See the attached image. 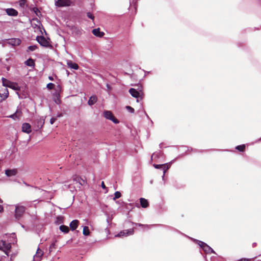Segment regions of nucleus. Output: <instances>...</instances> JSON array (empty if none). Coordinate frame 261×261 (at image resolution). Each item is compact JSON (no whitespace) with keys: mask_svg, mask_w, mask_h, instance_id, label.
I'll list each match as a JSON object with an SVG mask.
<instances>
[{"mask_svg":"<svg viewBox=\"0 0 261 261\" xmlns=\"http://www.w3.org/2000/svg\"><path fill=\"white\" fill-rule=\"evenodd\" d=\"M153 156V154H152V155H151V159H152Z\"/></svg>","mask_w":261,"mask_h":261,"instance_id":"48","label":"nucleus"},{"mask_svg":"<svg viewBox=\"0 0 261 261\" xmlns=\"http://www.w3.org/2000/svg\"><path fill=\"white\" fill-rule=\"evenodd\" d=\"M55 85L53 83H49L47 85V88L49 90L53 89Z\"/></svg>","mask_w":261,"mask_h":261,"instance_id":"32","label":"nucleus"},{"mask_svg":"<svg viewBox=\"0 0 261 261\" xmlns=\"http://www.w3.org/2000/svg\"><path fill=\"white\" fill-rule=\"evenodd\" d=\"M44 253L43 252V251L40 249L39 248H38L37 250V251H36V254L34 256L35 258H36V259L38 258V260H40L41 258V257L42 256V255H43Z\"/></svg>","mask_w":261,"mask_h":261,"instance_id":"20","label":"nucleus"},{"mask_svg":"<svg viewBox=\"0 0 261 261\" xmlns=\"http://www.w3.org/2000/svg\"><path fill=\"white\" fill-rule=\"evenodd\" d=\"M25 210V208L23 206H16L15 208V217L16 219H19L23 215Z\"/></svg>","mask_w":261,"mask_h":261,"instance_id":"3","label":"nucleus"},{"mask_svg":"<svg viewBox=\"0 0 261 261\" xmlns=\"http://www.w3.org/2000/svg\"><path fill=\"white\" fill-rule=\"evenodd\" d=\"M71 3V0H57L56 5L59 7H64L70 6Z\"/></svg>","mask_w":261,"mask_h":261,"instance_id":"9","label":"nucleus"},{"mask_svg":"<svg viewBox=\"0 0 261 261\" xmlns=\"http://www.w3.org/2000/svg\"><path fill=\"white\" fill-rule=\"evenodd\" d=\"M25 64L27 66H30V67H33V66H35L34 61L32 59H31V58H30L28 60H27L25 62Z\"/></svg>","mask_w":261,"mask_h":261,"instance_id":"25","label":"nucleus"},{"mask_svg":"<svg viewBox=\"0 0 261 261\" xmlns=\"http://www.w3.org/2000/svg\"><path fill=\"white\" fill-rule=\"evenodd\" d=\"M58 101H56V103H59L60 102V100H59V99H58Z\"/></svg>","mask_w":261,"mask_h":261,"instance_id":"42","label":"nucleus"},{"mask_svg":"<svg viewBox=\"0 0 261 261\" xmlns=\"http://www.w3.org/2000/svg\"><path fill=\"white\" fill-rule=\"evenodd\" d=\"M11 248V244L10 243L3 240L0 241V250L4 251L7 255H9Z\"/></svg>","mask_w":261,"mask_h":261,"instance_id":"2","label":"nucleus"},{"mask_svg":"<svg viewBox=\"0 0 261 261\" xmlns=\"http://www.w3.org/2000/svg\"><path fill=\"white\" fill-rule=\"evenodd\" d=\"M54 246H55V243H52L50 245V247H49V251H50V249H51V248L54 247Z\"/></svg>","mask_w":261,"mask_h":261,"instance_id":"39","label":"nucleus"},{"mask_svg":"<svg viewBox=\"0 0 261 261\" xmlns=\"http://www.w3.org/2000/svg\"><path fill=\"white\" fill-rule=\"evenodd\" d=\"M17 173V170L16 169H7L5 170V174L8 177L15 176Z\"/></svg>","mask_w":261,"mask_h":261,"instance_id":"14","label":"nucleus"},{"mask_svg":"<svg viewBox=\"0 0 261 261\" xmlns=\"http://www.w3.org/2000/svg\"><path fill=\"white\" fill-rule=\"evenodd\" d=\"M62 116V114H60V115H59L58 116H59V117H60V116Z\"/></svg>","mask_w":261,"mask_h":261,"instance_id":"47","label":"nucleus"},{"mask_svg":"<svg viewBox=\"0 0 261 261\" xmlns=\"http://www.w3.org/2000/svg\"><path fill=\"white\" fill-rule=\"evenodd\" d=\"M9 87L10 88H11L15 91H19L20 90V87L19 86L18 84L16 83H9Z\"/></svg>","mask_w":261,"mask_h":261,"instance_id":"21","label":"nucleus"},{"mask_svg":"<svg viewBox=\"0 0 261 261\" xmlns=\"http://www.w3.org/2000/svg\"><path fill=\"white\" fill-rule=\"evenodd\" d=\"M3 84L5 87V88H7V87H9V83H12V82L8 81V80L3 78L2 79Z\"/></svg>","mask_w":261,"mask_h":261,"instance_id":"27","label":"nucleus"},{"mask_svg":"<svg viewBox=\"0 0 261 261\" xmlns=\"http://www.w3.org/2000/svg\"><path fill=\"white\" fill-rule=\"evenodd\" d=\"M153 166L156 169H162L164 171V174L165 173L166 171L169 169V166L167 164L157 165L154 164Z\"/></svg>","mask_w":261,"mask_h":261,"instance_id":"15","label":"nucleus"},{"mask_svg":"<svg viewBox=\"0 0 261 261\" xmlns=\"http://www.w3.org/2000/svg\"><path fill=\"white\" fill-rule=\"evenodd\" d=\"M49 79L50 80H51V81H53V80H54L53 77H51V76H49Z\"/></svg>","mask_w":261,"mask_h":261,"instance_id":"40","label":"nucleus"},{"mask_svg":"<svg viewBox=\"0 0 261 261\" xmlns=\"http://www.w3.org/2000/svg\"><path fill=\"white\" fill-rule=\"evenodd\" d=\"M21 112L20 111H17L14 114L7 117L15 119L19 118L21 117Z\"/></svg>","mask_w":261,"mask_h":261,"instance_id":"23","label":"nucleus"},{"mask_svg":"<svg viewBox=\"0 0 261 261\" xmlns=\"http://www.w3.org/2000/svg\"><path fill=\"white\" fill-rule=\"evenodd\" d=\"M36 10H37V8H36V10H34V12H36Z\"/></svg>","mask_w":261,"mask_h":261,"instance_id":"44","label":"nucleus"},{"mask_svg":"<svg viewBox=\"0 0 261 261\" xmlns=\"http://www.w3.org/2000/svg\"><path fill=\"white\" fill-rule=\"evenodd\" d=\"M87 17L88 18H90V19H91L92 20H94V15L92 13H91L90 12H88L87 13Z\"/></svg>","mask_w":261,"mask_h":261,"instance_id":"35","label":"nucleus"},{"mask_svg":"<svg viewBox=\"0 0 261 261\" xmlns=\"http://www.w3.org/2000/svg\"><path fill=\"white\" fill-rule=\"evenodd\" d=\"M90 230L88 226H84L83 228V233L85 236H88L90 234Z\"/></svg>","mask_w":261,"mask_h":261,"instance_id":"29","label":"nucleus"},{"mask_svg":"<svg viewBox=\"0 0 261 261\" xmlns=\"http://www.w3.org/2000/svg\"><path fill=\"white\" fill-rule=\"evenodd\" d=\"M73 180L79 182L81 185H84L86 184V181L85 180L76 175L73 177Z\"/></svg>","mask_w":261,"mask_h":261,"instance_id":"18","label":"nucleus"},{"mask_svg":"<svg viewBox=\"0 0 261 261\" xmlns=\"http://www.w3.org/2000/svg\"><path fill=\"white\" fill-rule=\"evenodd\" d=\"M36 10H37V8H36V10H34V12H36Z\"/></svg>","mask_w":261,"mask_h":261,"instance_id":"45","label":"nucleus"},{"mask_svg":"<svg viewBox=\"0 0 261 261\" xmlns=\"http://www.w3.org/2000/svg\"><path fill=\"white\" fill-rule=\"evenodd\" d=\"M103 115L105 117L108 119L112 121L114 123L117 124L119 123V121L113 115L112 113L110 111H105L103 112Z\"/></svg>","mask_w":261,"mask_h":261,"instance_id":"6","label":"nucleus"},{"mask_svg":"<svg viewBox=\"0 0 261 261\" xmlns=\"http://www.w3.org/2000/svg\"><path fill=\"white\" fill-rule=\"evenodd\" d=\"M129 92L133 97L137 98V102H139L140 100H142L144 97V92L142 90L137 91L134 88H130L129 90Z\"/></svg>","mask_w":261,"mask_h":261,"instance_id":"1","label":"nucleus"},{"mask_svg":"<svg viewBox=\"0 0 261 261\" xmlns=\"http://www.w3.org/2000/svg\"><path fill=\"white\" fill-rule=\"evenodd\" d=\"M67 65L69 67L74 69H75V70L78 69V68H79V65L76 63H73L71 61H68Z\"/></svg>","mask_w":261,"mask_h":261,"instance_id":"24","label":"nucleus"},{"mask_svg":"<svg viewBox=\"0 0 261 261\" xmlns=\"http://www.w3.org/2000/svg\"><path fill=\"white\" fill-rule=\"evenodd\" d=\"M1 204L2 203H0V213H2L4 211L3 206Z\"/></svg>","mask_w":261,"mask_h":261,"instance_id":"37","label":"nucleus"},{"mask_svg":"<svg viewBox=\"0 0 261 261\" xmlns=\"http://www.w3.org/2000/svg\"><path fill=\"white\" fill-rule=\"evenodd\" d=\"M126 109L131 113H133L135 111L134 109L130 106H126Z\"/></svg>","mask_w":261,"mask_h":261,"instance_id":"34","label":"nucleus"},{"mask_svg":"<svg viewBox=\"0 0 261 261\" xmlns=\"http://www.w3.org/2000/svg\"><path fill=\"white\" fill-rule=\"evenodd\" d=\"M0 92V102L5 100L9 96V91L7 88H4ZM2 108L0 106V114H2Z\"/></svg>","mask_w":261,"mask_h":261,"instance_id":"5","label":"nucleus"},{"mask_svg":"<svg viewBox=\"0 0 261 261\" xmlns=\"http://www.w3.org/2000/svg\"><path fill=\"white\" fill-rule=\"evenodd\" d=\"M37 48V46L36 45H32V46H29L28 47V50L27 51H34L35 50L36 48Z\"/></svg>","mask_w":261,"mask_h":261,"instance_id":"31","label":"nucleus"},{"mask_svg":"<svg viewBox=\"0 0 261 261\" xmlns=\"http://www.w3.org/2000/svg\"><path fill=\"white\" fill-rule=\"evenodd\" d=\"M97 101V98L96 96L93 95L90 97V98L88 101V103L89 105L92 106V105H93L94 103H95Z\"/></svg>","mask_w":261,"mask_h":261,"instance_id":"22","label":"nucleus"},{"mask_svg":"<svg viewBox=\"0 0 261 261\" xmlns=\"http://www.w3.org/2000/svg\"><path fill=\"white\" fill-rule=\"evenodd\" d=\"M57 219H58V220H59V219H63V218H62V217H57Z\"/></svg>","mask_w":261,"mask_h":261,"instance_id":"41","label":"nucleus"},{"mask_svg":"<svg viewBox=\"0 0 261 261\" xmlns=\"http://www.w3.org/2000/svg\"><path fill=\"white\" fill-rule=\"evenodd\" d=\"M139 200L140 204L143 208H146L148 206L149 203L147 199L144 198H140Z\"/></svg>","mask_w":261,"mask_h":261,"instance_id":"19","label":"nucleus"},{"mask_svg":"<svg viewBox=\"0 0 261 261\" xmlns=\"http://www.w3.org/2000/svg\"><path fill=\"white\" fill-rule=\"evenodd\" d=\"M101 186L102 188L106 189V187L103 181H102L101 184Z\"/></svg>","mask_w":261,"mask_h":261,"instance_id":"38","label":"nucleus"},{"mask_svg":"<svg viewBox=\"0 0 261 261\" xmlns=\"http://www.w3.org/2000/svg\"><path fill=\"white\" fill-rule=\"evenodd\" d=\"M36 10H37V8H36V10H34V12H36Z\"/></svg>","mask_w":261,"mask_h":261,"instance_id":"46","label":"nucleus"},{"mask_svg":"<svg viewBox=\"0 0 261 261\" xmlns=\"http://www.w3.org/2000/svg\"><path fill=\"white\" fill-rule=\"evenodd\" d=\"M189 150H190V149H189ZM193 151V149L192 148H191L190 151Z\"/></svg>","mask_w":261,"mask_h":261,"instance_id":"43","label":"nucleus"},{"mask_svg":"<svg viewBox=\"0 0 261 261\" xmlns=\"http://www.w3.org/2000/svg\"><path fill=\"white\" fill-rule=\"evenodd\" d=\"M36 40L43 46L48 47L50 46L49 41L43 36H37Z\"/></svg>","mask_w":261,"mask_h":261,"instance_id":"7","label":"nucleus"},{"mask_svg":"<svg viewBox=\"0 0 261 261\" xmlns=\"http://www.w3.org/2000/svg\"><path fill=\"white\" fill-rule=\"evenodd\" d=\"M57 120V118H51L50 120V122L51 124H53L55 122V121Z\"/></svg>","mask_w":261,"mask_h":261,"instance_id":"36","label":"nucleus"},{"mask_svg":"<svg viewBox=\"0 0 261 261\" xmlns=\"http://www.w3.org/2000/svg\"><path fill=\"white\" fill-rule=\"evenodd\" d=\"M134 233V228L123 230L121 231L118 234L115 236L116 237H126L127 236L132 235Z\"/></svg>","mask_w":261,"mask_h":261,"instance_id":"8","label":"nucleus"},{"mask_svg":"<svg viewBox=\"0 0 261 261\" xmlns=\"http://www.w3.org/2000/svg\"><path fill=\"white\" fill-rule=\"evenodd\" d=\"M34 123L36 125L37 128L40 129L44 125V119L42 118H37L34 121Z\"/></svg>","mask_w":261,"mask_h":261,"instance_id":"11","label":"nucleus"},{"mask_svg":"<svg viewBox=\"0 0 261 261\" xmlns=\"http://www.w3.org/2000/svg\"><path fill=\"white\" fill-rule=\"evenodd\" d=\"M6 12L8 15L11 16H16L18 15L17 11L13 8L6 9Z\"/></svg>","mask_w":261,"mask_h":261,"instance_id":"13","label":"nucleus"},{"mask_svg":"<svg viewBox=\"0 0 261 261\" xmlns=\"http://www.w3.org/2000/svg\"><path fill=\"white\" fill-rule=\"evenodd\" d=\"M246 148V146L245 144H242L240 145H238L236 146V149L241 152H243L245 151Z\"/></svg>","mask_w":261,"mask_h":261,"instance_id":"28","label":"nucleus"},{"mask_svg":"<svg viewBox=\"0 0 261 261\" xmlns=\"http://www.w3.org/2000/svg\"><path fill=\"white\" fill-rule=\"evenodd\" d=\"M22 130L23 132L29 134L31 132V126L29 123H24L22 125Z\"/></svg>","mask_w":261,"mask_h":261,"instance_id":"12","label":"nucleus"},{"mask_svg":"<svg viewBox=\"0 0 261 261\" xmlns=\"http://www.w3.org/2000/svg\"><path fill=\"white\" fill-rule=\"evenodd\" d=\"M198 244L206 253H215L213 249L206 243L202 241H199Z\"/></svg>","mask_w":261,"mask_h":261,"instance_id":"4","label":"nucleus"},{"mask_svg":"<svg viewBox=\"0 0 261 261\" xmlns=\"http://www.w3.org/2000/svg\"><path fill=\"white\" fill-rule=\"evenodd\" d=\"M121 196V194L119 191H116L114 193V197L113 198V200H116V199H118L120 198Z\"/></svg>","mask_w":261,"mask_h":261,"instance_id":"30","label":"nucleus"},{"mask_svg":"<svg viewBox=\"0 0 261 261\" xmlns=\"http://www.w3.org/2000/svg\"><path fill=\"white\" fill-rule=\"evenodd\" d=\"M19 3V5L21 7H24L25 5V3H26V0H20Z\"/></svg>","mask_w":261,"mask_h":261,"instance_id":"33","label":"nucleus"},{"mask_svg":"<svg viewBox=\"0 0 261 261\" xmlns=\"http://www.w3.org/2000/svg\"><path fill=\"white\" fill-rule=\"evenodd\" d=\"M79 224V221L77 220L72 221L69 224L71 230L72 231L75 230L78 227Z\"/></svg>","mask_w":261,"mask_h":261,"instance_id":"16","label":"nucleus"},{"mask_svg":"<svg viewBox=\"0 0 261 261\" xmlns=\"http://www.w3.org/2000/svg\"><path fill=\"white\" fill-rule=\"evenodd\" d=\"M92 33L95 36H96L97 37H102L105 35L104 32L100 31L99 28L93 29L92 30Z\"/></svg>","mask_w":261,"mask_h":261,"instance_id":"17","label":"nucleus"},{"mask_svg":"<svg viewBox=\"0 0 261 261\" xmlns=\"http://www.w3.org/2000/svg\"><path fill=\"white\" fill-rule=\"evenodd\" d=\"M21 40L18 38H12L8 40V44L12 46H18L20 44Z\"/></svg>","mask_w":261,"mask_h":261,"instance_id":"10","label":"nucleus"},{"mask_svg":"<svg viewBox=\"0 0 261 261\" xmlns=\"http://www.w3.org/2000/svg\"><path fill=\"white\" fill-rule=\"evenodd\" d=\"M60 230L62 231L63 232H64L65 233H67L69 232V227L67 226L66 225H61L59 227Z\"/></svg>","mask_w":261,"mask_h":261,"instance_id":"26","label":"nucleus"}]
</instances>
